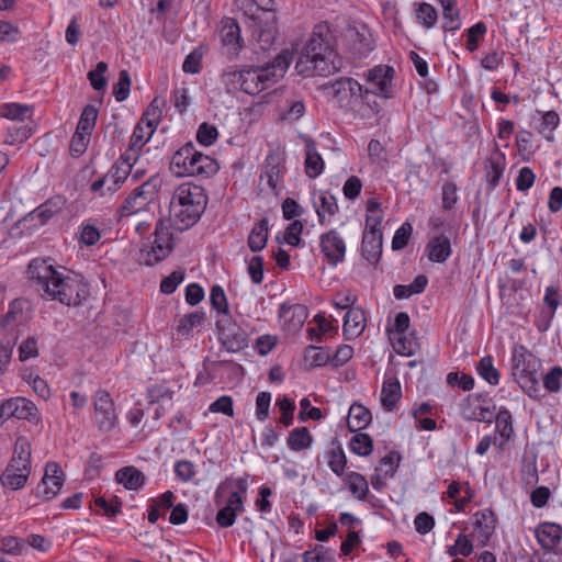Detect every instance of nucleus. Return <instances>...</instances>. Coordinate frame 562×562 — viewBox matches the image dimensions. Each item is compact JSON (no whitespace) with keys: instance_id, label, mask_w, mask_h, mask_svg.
<instances>
[{"instance_id":"27","label":"nucleus","mask_w":562,"mask_h":562,"mask_svg":"<svg viewBox=\"0 0 562 562\" xmlns=\"http://www.w3.org/2000/svg\"><path fill=\"white\" fill-rule=\"evenodd\" d=\"M281 177V156L277 151H270L265 159L261 178H266L269 188L277 193Z\"/></svg>"},{"instance_id":"60","label":"nucleus","mask_w":562,"mask_h":562,"mask_svg":"<svg viewBox=\"0 0 562 562\" xmlns=\"http://www.w3.org/2000/svg\"><path fill=\"white\" fill-rule=\"evenodd\" d=\"M218 132L214 125L202 123L196 132V140L203 146H211L217 139Z\"/></svg>"},{"instance_id":"20","label":"nucleus","mask_w":562,"mask_h":562,"mask_svg":"<svg viewBox=\"0 0 562 562\" xmlns=\"http://www.w3.org/2000/svg\"><path fill=\"white\" fill-rule=\"evenodd\" d=\"M221 41L227 48L228 54L237 55L240 52L244 41L240 35V27L236 20L231 18L223 20L221 27Z\"/></svg>"},{"instance_id":"64","label":"nucleus","mask_w":562,"mask_h":562,"mask_svg":"<svg viewBox=\"0 0 562 562\" xmlns=\"http://www.w3.org/2000/svg\"><path fill=\"white\" fill-rule=\"evenodd\" d=\"M447 383L451 386H458L463 391H470L474 387V379L467 373L450 372L447 375Z\"/></svg>"},{"instance_id":"25","label":"nucleus","mask_w":562,"mask_h":562,"mask_svg":"<svg viewBox=\"0 0 562 562\" xmlns=\"http://www.w3.org/2000/svg\"><path fill=\"white\" fill-rule=\"evenodd\" d=\"M366 328L364 311L360 307H350L344 316L342 330L346 339L359 337Z\"/></svg>"},{"instance_id":"32","label":"nucleus","mask_w":562,"mask_h":562,"mask_svg":"<svg viewBox=\"0 0 562 562\" xmlns=\"http://www.w3.org/2000/svg\"><path fill=\"white\" fill-rule=\"evenodd\" d=\"M305 155L304 166L306 176L315 179L324 171L325 164L312 140H308L305 145Z\"/></svg>"},{"instance_id":"62","label":"nucleus","mask_w":562,"mask_h":562,"mask_svg":"<svg viewBox=\"0 0 562 562\" xmlns=\"http://www.w3.org/2000/svg\"><path fill=\"white\" fill-rule=\"evenodd\" d=\"M562 368L552 367L549 372L543 376V386L551 393H557L561 390Z\"/></svg>"},{"instance_id":"12","label":"nucleus","mask_w":562,"mask_h":562,"mask_svg":"<svg viewBox=\"0 0 562 562\" xmlns=\"http://www.w3.org/2000/svg\"><path fill=\"white\" fill-rule=\"evenodd\" d=\"M59 272L50 259L35 258L27 266V274L31 281L35 282L38 289L43 290L45 295L50 291Z\"/></svg>"},{"instance_id":"23","label":"nucleus","mask_w":562,"mask_h":562,"mask_svg":"<svg viewBox=\"0 0 562 562\" xmlns=\"http://www.w3.org/2000/svg\"><path fill=\"white\" fill-rule=\"evenodd\" d=\"M171 255L170 248L162 246L154 240L144 244L137 254V262L147 267H153Z\"/></svg>"},{"instance_id":"31","label":"nucleus","mask_w":562,"mask_h":562,"mask_svg":"<svg viewBox=\"0 0 562 562\" xmlns=\"http://www.w3.org/2000/svg\"><path fill=\"white\" fill-rule=\"evenodd\" d=\"M164 104L165 101L162 99L154 98L139 120V123L146 125L149 130V136H153L161 121Z\"/></svg>"},{"instance_id":"33","label":"nucleus","mask_w":562,"mask_h":562,"mask_svg":"<svg viewBox=\"0 0 562 562\" xmlns=\"http://www.w3.org/2000/svg\"><path fill=\"white\" fill-rule=\"evenodd\" d=\"M177 231L173 223H171L169 220L159 218L156 222L155 229L153 233V240L155 243H159L162 246H166L167 248H170V251L172 252L175 249V236L173 232Z\"/></svg>"},{"instance_id":"9","label":"nucleus","mask_w":562,"mask_h":562,"mask_svg":"<svg viewBox=\"0 0 562 562\" xmlns=\"http://www.w3.org/2000/svg\"><path fill=\"white\" fill-rule=\"evenodd\" d=\"M262 14L263 18L261 20L246 21V25L251 31V36L256 40L259 48L266 52L276 44L279 29L276 13Z\"/></svg>"},{"instance_id":"52","label":"nucleus","mask_w":562,"mask_h":562,"mask_svg":"<svg viewBox=\"0 0 562 562\" xmlns=\"http://www.w3.org/2000/svg\"><path fill=\"white\" fill-rule=\"evenodd\" d=\"M131 91V77L127 70L123 69L119 72V80L113 86V95L117 102L126 100Z\"/></svg>"},{"instance_id":"7","label":"nucleus","mask_w":562,"mask_h":562,"mask_svg":"<svg viewBox=\"0 0 562 562\" xmlns=\"http://www.w3.org/2000/svg\"><path fill=\"white\" fill-rule=\"evenodd\" d=\"M161 187V179L155 175L135 188L117 209L120 218L148 211Z\"/></svg>"},{"instance_id":"36","label":"nucleus","mask_w":562,"mask_h":562,"mask_svg":"<svg viewBox=\"0 0 562 562\" xmlns=\"http://www.w3.org/2000/svg\"><path fill=\"white\" fill-rule=\"evenodd\" d=\"M218 169L220 166L216 159L209 155L202 154L194 166H191V172L189 177H200L202 179H207L216 175Z\"/></svg>"},{"instance_id":"28","label":"nucleus","mask_w":562,"mask_h":562,"mask_svg":"<svg viewBox=\"0 0 562 562\" xmlns=\"http://www.w3.org/2000/svg\"><path fill=\"white\" fill-rule=\"evenodd\" d=\"M115 480L126 490L136 491L146 483L145 474L133 465L121 468L115 473Z\"/></svg>"},{"instance_id":"35","label":"nucleus","mask_w":562,"mask_h":562,"mask_svg":"<svg viewBox=\"0 0 562 562\" xmlns=\"http://www.w3.org/2000/svg\"><path fill=\"white\" fill-rule=\"evenodd\" d=\"M268 240V218H261L256 223L248 237V246L251 251L257 252L266 247Z\"/></svg>"},{"instance_id":"16","label":"nucleus","mask_w":562,"mask_h":562,"mask_svg":"<svg viewBox=\"0 0 562 562\" xmlns=\"http://www.w3.org/2000/svg\"><path fill=\"white\" fill-rule=\"evenodd\" d=\"M496 518L492 509L485 508L473 514V536L485 547L495 532Z\"/></svg>"},{"instance_id":"6","label":"nucleus","mask_w":562,"mask_h":562,"mask_svg":"<svg viewBox=\"0 0 562 562\" xmlns=\"http://www.w3.org/2000/svg\"><path fill=\"white\" fill-rule=\"evenodd\" d=\"M46 296L67 306H80L90 296V290L81 276L61 272Z\"/></svg>"},{"instance_id":"3","label":"nucleus","mask_w":562,"mask_h":562,"mask_svg":"<svg viewBox=\"0 0 562 562\" xmlns=\"http://www.w3.org/2000/svg\"><path fill=\"white\" fill-rule=\"evenodd\" d=\"M291 60L292 54L289 50H282L271 64L231 71L226 77L233 88L236 89L238 86L245 93L256 95L283 78Z\"/></svg>"},{"instance_id":"4","label":"nucleus","mask_w":562,"mask_h":562,"mask_svg":"<svg viewBox=\"0 0 562 562\" xmlns=\"http://www.w3.org/2000/svg\"><path fill=\"white\" fill-rule=\"evenodd\" d=\"M247 488L248 483L244 477L226 480L217 486L214 502L222 507L217 512L215 520L221 528H228L235 524L237 515L244 510Z\"/></svg>"},{"instance_id":"44","label":"nucleus","mask_w":562,"mask_h":562,"mask_svg":"<svg viewBox=\"0 0 562 562\" xmlns=\"http://www.w3.org/2000/svg\"><path fill=\"white\" fill-rule=\"evenodd\" d=\"M494 420L496 423V431L505 441L509 440L514 434L513 417L510 412L507 408L502 407L494 417Z\"/></svg>"},{"instance_id":"17","label":"nucleus","mask_w":562,"mask_h":562,"mask_svg":"<svg viewBox=\"0 0 562 562\" xmlns=\"http://www.w3.org/2000/svg\"><path fill=\"white\" fill-rule=\"evenodd\" d=\"M202 154L192 142H189L173 154L170 162L171 169L178 176H190L191 166H194Z\"/></svg>"},{"instance_id":"19","label":"nucleus","mask_w":562,"mask_h":562,"mask_svg":"<svg viewBox=\"0 0 562 562\" xmlns=\"http://www.w3.org/2000/svg\"><path fill=\"white\" fill-rule=\"evenodd\" d=\"M65 204L66 199L63 195H54L25 215L23 221H37L38 225L43 226L47 224L54 215L58 214L65 207Z\"/></svg>"},{"instance_id":"50","label":"nucleus","mask_w":562,"mask_h":562,"mask_svg":"<svg viewBox=\"0 0 562 562\" xmlns=\"http://www.w3.org/2000/svg\"><path fill=\"white\" fill-rule=\"evenodd\" d=\"M443 11V30L457 31L461 26L459 10L456 8V1H447L442 4Z\"/></svg>"},{"instance_id":"49","label":"nucleus","mask_w":562,"mask_h":562,"mask_svg":"<svg viewBox=\"0 0 562 562\" xmlns=\"http://www.w3.org/2000/svg\"><path fill=\"white\" fill-rule=\"evenodd\" d=\"M289 313H291V323L293 327H302L307 318V307L302 304H295L291 306H286L285 304H282L280 307V316L285 317Z\"/></svg>"},{"instance_id":"41","label":"nucleus","mask_w":562,"mask_h":562,"mask_svg":"<svg viewBox=\"0 0 562 562\" xmlns=\"http://www.w3.org/2000/svg\"><path fill=\"white\" fill-rule=\"evenodd\" d=\"M128 176L125 168L112 165L109 171L103 176L106 183V192L111 194L115 193L121 189Z\"/></svg>"},{"instance_id":"40","label":"nucleus","mask_w":562,"mask_h":562,"mask_svg":"<svg viewBox=\"0 0 562 562\" xmlns=\"http://www.w3.org/2000/svg\"><path fill=\"white\" fill-rule=\"evenodd\" d=\"M205 319V314L202 311L191 312L181 317L176 327L177 334L187 337L191 334L194 327L201 325Z\"/></svg>"},{"instance_id":"11","label":"nucleus","mask_w":562,"mask_h":562,"mask_svg":"<svg viewBox=\"0 0 562 562\" xmlns=\"http://www.w3.org/2000/svg\"><path fill=\"white\" fill-rule=\"evenodd\" d=\"M93 406L94 422L99 430L103 432L111 431L116 426L117 415L109 392L98 390L93 396Z\"/></svg>"},{"instance_id":"26","label":"nucleus","mask_w":562,"mask_h":562,"mask_svg":"<svg viewBox=\"0 0 562 562\" xmlns=\"http://www.w3.org/2000/svg\"><path fill=\"white\" fill-rule=\"evenodd\" d=\"M402 397L401 383L395 376L384 380L381 391V403L385 411L393 412Z\"/></svg>"},{"instance_id":"18","label":"nucleus","mask_w":562,"mask_h":562,"mask_svg":"<svg viewBox=\"0 0 562 562\" xmlns=\"http://www.w3.org/2000/svg\"><path fill=\"white\" fill-rule=\"evenodd\" d=\"M221 339L228 352H238L248 347V335L236 324L223 325V321H217Z\"/></svg>"},{"instance_id":"38","label":"nucleus","mask_w":562,"mask_h":562,"mask_svg":"<svg viewBox=\"0 0 562 562\" xmlns=\"http://www.w3.org/2000/svg\"><path fill=\"white\" fill-rule=\"evenodd\" d=\"M392 340V346L398 355L413 356L419 350V344L414 334H398Z\"/></svg>"},{"instance_id":"48","label":"nucleus","mask_w":562,"mask_h":562,"mask_svg":"<svg viewBox=\"0 0 562 562\" xmlns=\"http://www.w3.org/2000/svg\"><path fill=\"white\" fill-rule=\"evenodd\" d=\"M97 119L98 109L92 104L86 105L78 121L77 130L80 132L82 131L86 134H92L95 127Z\"/></svg>"},{"instance_id":"37","label":"nucleus","mask_w":562,"mask_h":562,"mask_svg":"<svg viewBox=\"0 0 562 562\" xmlns=\"http://www.w3.org/2000/svg\"><path fill=\"white\" fill-rule=\"evenodd\" d=\"M286 443L291 450L302 451L312 446L313 437L306 427H299L290 431Z\"/></svg>"},{"instance_id":"46","label":"nucleus","mask_w":562,"mask_h":562,"mask_svg":"<svg viewBox=\"0 0 562 562\" xmlns=\"http://www.w3.org/2000/svg\"><path fill=\"white\" fill-rule=\"evenodd\" d=\"M349 447L353 453L367 457L373 450V442L368 434L359 432L351 437Z\"/></svg>"},{"instance_id":"55","label":"nucleus","mask_w":562,"mask_h":562,"mask_svg":"<svg viewBox=\"0 0 562 562\" xmlns=\"http://www.w3.org/2000/svg\"><path fill=\"white\" fill-rule=\"evenodd\" d=\"M90 137L91 134H86L76 128L69 144V150L72 157H79L87 150Z\"/></svg>"},{"instance_id":"14","label":"nucleus","mask_w":562,"mask_h":562,"mask_svg":"<svg viewBox=\"0 0 562 562\" xmlns=\"http://www.w3.org/2000/svg\"><path fill=\"white\" fill-rule=\"evenodd\" d=\"M394 69L390 66H375L368 72V82L370 88L363 89L364 97L368 93L381 95L383 98L391 97V83Z\"/></svg>"},{"instance_id":"15","label":"nucleus","mask_w":562,"mask_h":562,"mask_svg":"<svg viewBox=\"0 0 562 562\" xmlns=\"http://www.w3.org/2000/svg\"><path fill=\"white\" fill-rule=\"evenodd\" d=\"M64 481V473L59 464L56 462H48L45 467L44 476L36 487V496H43L45 499H52L63 487Z\"/></svg>"},{"instance_id":"5","label":"nucleus","mask_w":562,"mask_h":562,"mask_svg":"<svg viewBox=\"0 0 562 562\" xmlns=\"http://www.w3.org/2000/svg\"><path fill=\"white\" fill-rule=\"evenodd\" d=\"M539 360L522 345L514 347L512 356V375L528 396H539V382L537 372Z\"/></svg>"},{"instance_id":"63","label":"nucleus","mask_w":562,"mask_h":562,"mask_svg":"<svg viewBox=\"0 0 562 562\" xmlns=\"http://www.w3.org/2000/svg\"><path fill=\"white\" fill-rule=\"evenodd\" d=\"M413 227L409 223L402 224L401 227H398L395 231V234L392 239V249L393 250H400L407 246L409 237L412 235Z\"/></svg>"},{"instance_id":"1","label":"nucleus","mask_w":562,"mask_h":562,"mask_svg":"<svg viewBox=\"0 0 562 562\" xmlns=\"http://www.w3.org/2000/svg\"><path fill=\"white\" fill-rule=\"evenodd\" d=\"M333 36L327 24L315 25L295 65L305 77L328 76L340 70V61L335 63Z\"/></svg>"},{"instance_id":"22","label":"nucleus","mask_w":562,"mask_h":562,"mask_svg":"<svg viewBox=\"0 0 562 562\" xmlns=\"http://www.w3.org/2000/svg\"><path fill=\"white\" fill-rule=\"evenodd\" d=\"M362 256L370 263H376L382 254V232L381 229H366L361 244Z\"/></svg>"},{"instance_id":"45","label":"nucleus","mask_w":562,"mask_h":562,"mask_svg":"<svg viewBox=\"0 0 562 562\" xmlns=\"http://www.w3.org/2000/svg\"><path fill=\"white\" fill-rule=\"evenodd\" d=\"M477 372L491 385H497L499 383L501 374L494 367L491 356H485L480 360Z\"/></svg>"},{"instance_id":"56","label":"nucleus","mask_w":562,"mask_h":562,"mask_svg":"<svg viewBox=\"0 0 562 562\" xmlns=\"http://www.w3.org/2000/svg\"><path fill=\"white\" fill-rule=\"evenodd\" d=\"M401 461V454L392 450L380 460V465L375 468V472L385 473V475L395 474Z\"/></svg>"},{"instance_id":"30","label":"nucleus","mask_w":562,"mask_h":562,"mask_svg":"<svg viewBox=\"0 0 562 562\" xmlns=\"http://www.w3.org/2000/svg\"><path fill=\"white\" fill-rule=\"evenodd\" d=\"M241 9L246 21L261 20L262 13H276L274 0H244Z\"/></svg>"},{"instance_id":"61","label":"nucleus","mask_w":562,"mask_h":562,"mask_svg":"<svg viewBox=\"0 0 562 562\" xmlns=\"http://www.w3.org/2000/svg\"><path fill=\"white\" fill-rule=\"evenodd\" d=\"M211 305L218 313L227 314L228 313V304L225 292L222 286L214 285L211 289L210 293Z\"/></svg>"},{"instance_id":"43","label":"nucleus","mask_w":562,"mask_h":562,"mask_svg":"<svg viewBox=\"0 0 562 562\" xmlns=\"http://www.w3.org/2000/svg\"><path fill=\"white\" fill-rule=\"evenodd\" d=\"M327 464L329 469L337 475L341 476L347 467V457L340 445L333 447L327 452Z\"/></svg>"},{"instance_id":"59","label":"nucleus","mask_w":562,"mask_h":562,"mask_svg":"<svg viewBox=\"0 0 562 562\" xmlns=\"http://www.w3.org/2000/svg\"><path fill=\"white\" fill-rule=\"evenodd\" d=\"M417 19L426 29L432 27L437 22V11L429 3H420L417 9Z\"/></svg>"},{"instance_id":"39","label":"nucleus","mask_w":562,"mask_h":562,"mask_svg":"<svg viewBox=\"0 0 562 562\" xmlns=\"http://www.w3.org/2000/svg\"><path fill=\"white\" fill-rule=\"evenodd\" d=\"M346 482L351 494L357 497L359 501H366L369 494V485L367 479L358 473L350 472Z\"/></svg>"},{"instance_id":"2","label":"nucleus","mask_w":562,"mask_h":562,"mask_svg":"<svg viewBox=\"0 0 562 562\" xmlns=\"http://www.w3.org/2000/svg\"><path fill=\"white\" fill-rule=\"evenodd\" d=\"M207 194L203 187L192 182L179 184L169 204V221L178 232H184L194 226L207 205Z\"/></svg>"},{"instance_id":"42","label":"nucleus","mask_w":562,"mask_h":562,"mask_svg":"<svg viewBox=\"0 0 562 562\" xmlns=\"http://www.w3.org/2000/svg\"><path fill=\"white\" fill-rule=\"evenodd\" d=\"M27 477V473L13 471V465H7L4 472L0 476V481L4 487L18 491L25 485Z\"/></svg>"},{"instance_id":"47","label":"nucleus","mask_w":562,"mask_h":562,"mask_svg":"<svg viewBox=\"0 0 562 562\" xmlns=\"http://www.w3.org/2000/svg\"><path fill=\"white\" fill-rule=\"evenodd\" d=\"M0 109L1 116L11 121H23L32 113V106L21 103H4Z\"/></svg>"},{"instance_id":"10","label":"nucleus","mask_w":562,"mask_h":562,"mask_svg":"<svg viewBox=\"0 0 562 562\" xmlns=\"http://www.w3.org/2000/svg\"><path fill=\"white\" fill-rule=\"evenodd\" d=\"M319 90L327 98H331L339 104L348 103L352 97L359 94L364 99L363 87L353 78L341 77L319 86Z\"/></svg>"},{"instance_id":"57","label":"nucleus","mask_w":562,"mask_h":562,"mask_svg":"<svg viewBox=\"0 0 562 562\" xmlns=\"http://www.w3.org/2000/svg\"><path fill=\"white\" fill-rule=\"evenodd\" d=\"M487 27L484 22H477L467 31V49L474 52L479 47L481 38L485 35Z\"/></svg>"},{"instance_id":"13","label":"nucleus","mask_w":562,"mask_h":562,"mask_svg":"<svg viewBox=\"0 0 562 562\" xmlns=\"http://www.w3.org/2000/svg\"><path fill=\"white\" fill-rule=\"evenodd\" d=\"M319 247L329 265L336 267L345 260L346 243L336 229L319 236Z\"/></svg>"},{"instance_id":"34","label":"nucleus","mask_w":562,"mask_h":562,"mask_svg":"<svg viewBox=\"0 0 562 562\" xmlns=\"http://www.w3.org/2000/svg\"><path fill=\"white\" fill-rule=\"evenodd\" d=\"M372 420L371 412L359 403H353L348 413V427L351 431L364 429Z\"/></svg>"},{"instance_id":"54","label":"nucleus","mask_w":562,"mask_h":562,"mask_svg":"<svg viewBox=\"0 0 562 562\" xmlns=\"http://www.w3.org/2000/svg\"><path fill=\"white\" fill-rule=\"evenodd\" d=\"M106 70L108 64L105 61H99L95 68L88 72L87 77L94 90L100 91L105 89L108 80L104 75Z\"/></svg>"},{"instance_id":"53","label":"nucleus","mask_w":562,"mask_h":562,"mask_svg":"<svg viewBox=\"0 0 562 562\" xmlns=\"http://www.w3.org/2000/svg\"><path fill=\"white\" fill-rule=\"evenodd\" d=\"M305 359L314 367H322L331 361V355L322 347L308 346L305 349Z\"/></svg>"},{"instance_id":"51","label":"nucleus","mask_w":562,"mask_h":562,"mask_svg":"<svg viewBox=\"0 0 562 562\" xmlns=\"http://www.w3.org/2000/svg\"><path fill=\"white\" fill-rule=\"evenodd\" d=\"M383 215L381 204L375 199H370L367 202V216L366 226L367 229H380L379 226L382 223Z\"/></svg>"},{"instance_id":"24","label":"nucleus","mask_w":562,"mask_h":562,"mask_svg":"<svg viewBox=\"0 0 562 562\" xmlns=\"http://www.w3.org/2000/svg\"><path fill=\"white\" fill-rule=\"evenodd\" d=\"M536 538L546 551L554 550L562 539V527L555 522H541L536 530Z\"/></svg>"},{"instance_id":"21","label":"nucleus","mask_w":562,"mask_h":562,"mask_svg":"<svg viewBox=\"0 0 562 562\" xmlns=\"http://www.w3.org/2000/svg\"><path fill=\"white\" fill-rule=\"evenodd\" d=\"M426 255L432 262H445L452 252L450 236L440 233L429 238L426 247Z\"/></svg>"},{"instance_id":"8","label":"nucleus","mask_w":562,"mask_h":562,"mask_svg":"<svg viewBox=\"0 0 562 562\" xmlns=\"http://www.w3.org/2000/svg\"><path fill=\"white\" fill-rule=\"evenodd\" d=\"M24 419L38 425L42 420L36 405L25 397H10L0 402V428L10 418Z\"/></svg>"},{"instance_id":"29","label":"nucleus","mask_w":562,"mask_h":562,"mask_svg":"<svg viewBox=\"0 0 562 562\" xmlns=\"http://www.w3.org/2000/svg\"><path fill=\"white\" fill-rule=\"evenodd\" d=\"M313 205L321 225L327 224L326 215L331 217L339 211L336 198L329 192H321L318 200L313 201Z\"/></svg>"},{"instance_id":"58","label":"nucleus","mask_w":562,"mask_h":562,"mask_svg":"<svg viewBox=\"0 0 562 562\" xmlns=\"http://www.w3.org/2000/svg\"><path fill=\"white\" fill-rule=\"evenodd\" d=\"M175 474L181 482H190L196 474V467L189 460H179L173 467Z\"/></svg>"}]
</instances>
